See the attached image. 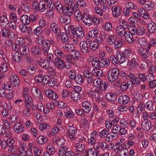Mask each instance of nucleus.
Instances as JSON below:
<instances>
[{"label":"nucleus","instance_id":"2eb2a0df","mask_svg":"<svg viewBox=\"0 0 156 156\" xmlns=\"http://www.w3.org/2000/svg\"><path fill=\"white\" fill-rule=\"evenodd\" d=\"M133 35L131 34V32L126 31V34L124 35L126 40L129 43H133L134 41V38L133 37Z\"/></svg>","mask_w":156,"mask_h":156},{"label":"nucleus","instance_id":"a18cd8bd","mask_svg":"<svg viewBox=\"0 0 156 156\" xmlns=\"http://www.w3.org/2000/svg\"><path fill=\"white\" fill-rule=\"evenodd\" d=\"M146 105L147 108H148L150 111H152L154 108V107L153 106V104L152 102L151 101H148L146 103Z\"/></svg>","mask_w":156,"mask_h":156},{"label":"nucleus","instance_id":"bf43d9fd","mask_svg":"<svg viewBox=\"0 0 156 156\" xmlns=\"http://www.w3.org/2000/svg\"><path fill=\"white\" fill-rule=\"evenodd\" d=\"M47 153L50 154H52L54 153V148L52 146L49 145L47 147Z\"/></svg>","mask_w":156,"mask_h":156},{"label":"nucleus","instance_id":"412c9836","mask_svg":"<svg viewBox=\"0 0 156 156\" xmlns=\"http://www.w3.org/2000/svg\"><path fill=\"white\" fill-rule=\"evenodd\" d=\"M147 28L149 32L154 33L156 30V25L154 22H150L148 24Z\"/></svg>","mask_w":156,"mask_h":156},{"label":"nucleus","instance_id":"69168bd1","mask_svg":"<svg viewBox=\"0 0 156 156\" xmlns=\"http://www.w3.org/2000/svg\"><path fill=\"white\" fill-rule=\"evenodd\" d=\"M110 61L114 64H118V61L117 58L115 57L113 55H111L110 58Z\"/></svg>","mask_w":156,"mask_h":156},{"label":"nucleus","instance_id":"2f4dec72","mask_svg":"<svg viewBox=\"0 0 156 156\" xmlns=\"http://www.w3.org/2000/svg\"><path fill=\"white\" fill-rule=\"evenodd\" d=\"M1 31L2 33L1 34H2V36L3 37H9L11 35V34H10L11 33L8 29L6 28H4L2 29Z\"/></svg>","mask_w":156,"mask_h":156},{"label":"nucleus","instance_id":"0e129e2a","mask_svg":"<svg viewBox=\"0 0 156 156\" xmlns=\"http://www.w3.org/2000/svg\"><path fill=\"white\" fill-rule=\"evenodd\" d=\"M84 74L85 76L87 78H90L93 74L92 73H91L88 70H85L84 72Z\"/></svg>","mask_w":156,"mask_h":156},{"label":"nucleus","instance_id":"f3484780","mask_svg":"<svg viewBox=\"0 0 156 156\" xmlns=\"http://www.w3.org/2000/svg\"><path fill=\"white\" fill-rule=\"evenodd\" d=\"M48 140V138L43 135L40 136L37 139V143L40 144H43L46 143Z\"/></svg>","mask_w":156,"mask_h":156},{"label":"nucleus","instance_id":"09e8293b","mask_svg":"<svg viewBox=\"0 0 156 156\" xmlns=\"http://www.w3.org/2000/svg\"><path fill=\"white\" fill-rule=\"evenodd\" d=\"M32 147L31 145L29 147L28 149L25 151V154L26 156H32L33 155V153L32 152Z\"/></svg>","mask_w":156,"mask_h":156},{"label":"nucleus","instance_id":"58836bf2","mask_svg":"<svg viewBox=\"0 0 156 156\" xmlns=\"http://www.w3.org/2000/svg\"><path fill=\"white\" fill-rule=\"evenodd\" d=\"M54 6L55 8H56L58 12H60V11L62 10V5L60 3V2L59 1L56 2Z\"/></svg>","mask_w":156,"mask_h":156},{"label":"nucleus","instance_id":"f8f14e48","mask_svg":"<svg viewBox=\"0 0 156 156\" xmlns=\"http://www.w3.org/2000/svg\"><path fill=\"white\" fill-rule=\"evenodd\" d=\"M54 63L55 66L61 69L64 67L65 65L63 61L58 57L55 59Z\"/></svg>","mask_w":156,"mask_h":156},{"label":"nucleus","instance_id":"4468645a","mask_svg":"<svg viewBox=\"0 0 156 156\" xmlns=\"http://www.w3.org/2000/svg\"><path fill=\"white\" fill-rule=\"evenodd\" d=\"M82 107L83 111L86 113L89 112L91 109V105L87 101H85L82 103Z\"/></svg>","mask_w":156,"mask_h":156},{"label":"nucleus","instance_id":"052dcab7","mask_svg":"<svg viewBox=\"0 0 156 156\" xmlns=\"http://www.w3.org/2000/svg\"><path fill=\"white\" fill-rule=\"evenodd\" d=\"M65 115L67 118H71L74 116V114L72 111L67 110L66 112H65Z\"/></svg>","mask_w":156,"mask_h":156},{"label":"nucleus","instance_id":"3c124183","mask_svg":"<svg viewBox=\"0 0 156 156\" xmlns=\"http://www.w3.org/2000/svg\"><path fill=\"white\" fill-rule=\"evenodd\" d=\"M56 79L55 78H51L48 81V85L49 86L51 87H52L55 85L56 84Z\"/></svg>","mask_w":156,"mask_h":156},{"label":"nucleus","instance_id":"338daca9","mask_svg":"<svg viewBox=\"0 0 156 156\" xmlns=\"http://www.w3.org/2000/svg\"><path fill=\"white\" fill-rule=\"evenodd\" d=\"M137 33L138 35H142L144 34L145 32V29L143 27H141L137 30Z\"/></svg>","mask_w":156,"mask_h":156},{"label":"nucleus","instance_id":"603ef678","mask_svg":"<svg viewBox=\"0 0 156 156\" xmlns=\"http://www.w3.org/2000/svg\"><path fill=\"white\" fill-rule=\"evenodd\" d=\"M55 55L58 57L63 58L64 57V55L63 52L60 50L57 49L55 51Z\"/></svg>","mask_w":156,"mask_h":156},{"label":"nucleus","instance_id":"a878e982","mask_svg":"<svg viewBox=\"0 0 156 156\" xmlns=\"http://www.w3.org/2000/svg\"><path fill=\"white\" fill-rule=\"evenodd\" d=\"M32 53L34 55H39L41 52V50L38 46H33L31 49Z\"/></svg>","mask_w":156,"mask_h":156},{"label":"nucleus","instance_id":"c03bdc74","mask_svg":"<svg viewBox=\"0 0 156 156\" xmlns=\"http://www.w3.org/2000/svg\"><path fill=\"white\" fill-rule=\"evenodd\" d=\"M99 63H100V60L97 58H94L92 62V64L93 66L94 67H99Z\"/></svg>","mask_w":156,"mask_h":156},{"label":"nucleus","instance_id":"e2e57ef3","mask_svg":"<svg viewBox=\"0 0 156 156\" xmlns=\"http://www.w3.org/2000/svg\"><path fill=\"white\" fill-rule=\"evenodd\" d=\"M149 50L148 49H145L142 54L140 55L144 58L145 59L146 57L149 56Z\"/></svg>","mask_w":156,"mask_h":156},{"label":"nucleus","instance_id":"393cba45","mask_svg":"<svg viewBox=\"0 0 156 156\" xmlns=\"http://www.w3.org/2000/svg\"><path fill=\"white\" fill-rule=\"evenodd\" d=\"M14 129L15 131L17 133H21L23 131L24 127H22L21 125L19 123H17L14 126Z\"/></svg>","mask_w":156,"mask_h":156},{"label":"nucleus","instance_id":"39448f33","mask_svg":"<svg viewBox=\"0 0 156 156\" xmlns=\"http://www.w3.org/2000/svg\"><path fill=\"white\" fill-rule=\"evenodd\" d=\"M77 129L75 127L69 126L68 128V132L69 134V137L70 139L75 140L76 138V134L77 132Z\"/></svg>","mask_w":156,"mask_h":156},{"label":"nucleus","instance_id":"ddd939ff","mask_svg":"<svg viewBox=\"0 0 156 156\" xmlns=\"http://www.w3.org/2000/svg\"><path fill=\"white\" fill-rule=\"evenodd\" d=\"M85 153H87L85 156H98V151L94 148H90L88 149V152L86 150Z\"/></svg>","mask_w":156,"mask_h":156},{"label":"nucleus","instance_id":"f257e3e1","mask_svg":"<svg viewBox=\"0 0 156 156\" xmlns=\"http://www.w3.org/2000/svg\"><path fill=\"white\" fill-rule=\"evenodd\" d=\"M119 70L116 68L110 69L108 73V79L109 81L113 82L115 81L118 77Z\"/></svg>","mask_w":156,"mask_h":156},{"label":"nucleus","instance_id":"1a4fd4ad","mask_svg":"<svg viewBox=\"0 0 156 156\" xmlns=\"http://www.w3.org/2000/svg\"><path fill=\"white\" fill-rule=\"evenodd\" d=\"M58 19L62 23L64 24H69L71 21V19L69 16H67L66 15L65 16L60 15L58 16Z\"/></svg>","mask_w":156,"mask_h":156},{"label":"nucleus","instance_id":"e433bc0d","mask_svg":"<svg viewBox=\"0 0 156 156\" xmlns=\"http://www.w3.org/2000/svg\"><path fill=\"white\" fill-rule=\"evenodd\" d=\"M80 96L79 93L77 92H74L72 93L71 98L73 100L77 101L80 99Z\"/></svg>","mask_w":156,"mask_h":156},{"label":"nucleus","instance_id":"37998d69","mask_svg":"<svg viewBox=\"0 0 156 156\" xmlns=\"http://www.w3.org/2000/svg\"><path fill=\"white\" fill-rule=\"evenodd\" d=\"M21 48H20V50L22 51V54L23 55L25 56L27 55L29 51V49L26 46H22Z\"/></svg>","mask_w":156,"mask_h":156},{"label":"nucleus","instance_id":"680f3d73","mask_svg":"<svg viewBox=\"0 0 156 156\" xmlns=\"http://www.w3.org/2000/svg\"><path fill=\"white\" fill-rule=\"evenodd\" d=\"M16 148L15 146L10 145L8 150L9 153L13 154L16 151Z\"/></svg>","mask_w":156,"mask_h":156},{"label":"nucleus","instance_id":"cd10ccee","mask_svg":"<svg viewBox=\"0 0 156 156\" xmlns=\"http://www.w3.org/2000/svg\"><path fill=\"white\" fill-rule=\"evenodd\" d=\"M27 92L26 91L24 92L23 94V96L25 98V102L26 105H28L30 103H31L32 102V99L30 97L29 95L27 94Z\"/></svg>","mask_w":156,"mask_h":156},{"label":"nucleus","instance_id":"4be33fe9","mask_svg":"<svg viewBox=\"0 0 156 156\" xmlns=\"http://www.w3.org/2000/svg\"><path fill=\"white\" fill-rule=\"evenodd\" d=\"M92 73L93 75L98 77L102 76L103 72L102 70L98 68H94L92 71Z\"/></svg>","mask_w":156,"mask_h":156},{"label":"nucleus","instance_id":"ea45409f","mask_svg":"<svg viewBox=\"0 0 156 156\" xmlns=\"http://www.w3.org/2000/svg\"><path fill=\"white\" fill-rule=\"evenodd\" d=\"M98 31L96 28H94V30L90 31L89 33V35L90 37H94L95 36H97L98 34Z\"/></svg>","mask_w":156,"mask_h":156},{"label":"nucleus","instance_id":"6e6d98bb","mask_svg":"<svg viewBox=\"0 0 156 156\" xmlns=\"http://www.w3.org/2000/svg\"><path fill=\"white\" fill-rule=\"evenodd\" d=\"M48 61L46 60H41L39 62L38 64L41 67H45L47 66L46 63L48 64L49 63Z\"/></svg>","mask_w":156,"mask_h":156},{"label":"nucleus","instance_id":"c756f323","mask_svg":"<svg viewBox=\"0 0 156 156\" xmlns=\"http://www.w3.org/2000/svg\"><path fill=\"white\" fill-rule=\"evenodd\" d=\"M60 34L62 42L65 43L66 44L68 43H69V39L66 34L65 33L62 32Z\"/></svg>","mask_w":156,"mask_h":156},{"label":"nucleus","instance_id":"49530a36","mask_svg":"<svg viewBox=\"0 0 156 156\" xmlns=\"http://www.w3.org/2000/svg\"><path fill=\"white\" fill-rule=\"evenodd\" d=\"M122 41H115L114 43V46L115 49L120 48L122 45Z\"/></svg>","mask_w":156,"mask_h":156},{"label":"nucleus","instance_id":"b1692460","mask_svg":"<svg viewBox=\"0 0 156 156\" xmlns=\"http://www.w3.org/2000/svg\"><path fill=\"white\" fill-rule=\"evenodd\" d=\"M151 125V123L150 122H143L142 124V128L144 130L148 131L150 129Z\"/></svg>","mask_w":156,"mask_h":156},{"label":"nucleus","instance_id":"aec40b11","mask_svg":"<svg viewBox=\"0 0 156 156\" xmlns=\"http://www.w3.org/2000/svg\"><path fill=\"white\" fill-rule=\"evenodd\" d=\"M138 12L141 16L146 19H148L149 17V15L147 11L144 9H138Z\"/></svg>","mask_w":156,"mask_h":156},{"label":"nucleus","instance_id":"20e7f679","mask_svg":"<svg viewBox=\"0 0 156 156\" xmlns=\"http://www.w3.org/2000/svg\"><path fill=\"white\" fill-rule=\"evenodd\" d=\"M31 17L28 16L27 15H23L20 17L21 21L23 24L28 25L31 21H35L36 19L34 17L32 18L33 16H30Z\"/></svg>","mask_w":156,"mask_h":156},{"label":"nucleus","instance_id":"864d4df0","mask_svg":"<svg viewBox=\"0 0 156 156\" xmlns=\"http://www.w3.org/2000/svg\"><path fill=\"white\" fill-rule=\"evenodd\" d=\"M8 69V66L6 63H3L0 68V71L2 73L6 71Z\"/></svg>","mask_w":156,"mask_h":156},{"label":"nucleus","instance_id":"bb28decb","mask_svg":"<svg viewBox=\"0 0 156 156\" xmlns=\"http://www.w3.org/2000/svg\"><path fill=\"white\" fill-rule=\"evenodd\" d=\"M116 32H117L119 35L122 37L124 36L126 34V31L125 29H124L122 26H119L116 27Z\"/></svg>","mask_w":156,"mask_h":156},{"label":"nucleus","instance_id":"a19ab883","mask_svg":"<svg viewBox=\"0 0 156 156\" xmlns=\"http://www.w3.org/2000/svg\"><path fill=\"white\" fill-rule=\"evenodd\" d=\"M74 15L76 17V19L78 21H80L83 16L80 12L79 10H76L74 12Z\"/></svg>","mask_w":156,"mask_h":156},{"label":"nucleus","instance_id":"c9c22d12","mask_svg":"<svg viewBox=\"0 0 156 156\" xmlns=\"http://www.w3.org/2000/svg\"><path fill=\"white\" fill-rule=\"evenodd\" d=\"M113 15L115 17H118L121 14L120 8V7H117L114 8L113 11H112Z\"/></svg>","mask_w":156,"mask_h":156},{"label":"nucleus","instance_id":"7c9ffc66","mask_svg":"<svg viewBox=\"0 0 156 156\" xmlns=\"http://www.w3.org/2000/svg\"><path fill=\"white\" fill-rule=\"evenodd\" d=\"M129 154V151L127 150V145L125 146V147L123 148V149L120 152L119 156H128Z\"/></svg>","mask_w":156,"mask_h":156},{"label":"nucleus","instance_id":"f03ea898","mask_svg":"<svg viewBox=\"0 0 156 156\" xmlns=\"http://www.w3.org/2000/svg\"><path fill=\"white\" fill-rule=\"evenodd\" d=\"M80 46L81 52L83 53H88L90 50V44L87 43L84 41L80 43Z\"/></svg>","mask_w":156,"mask_h":156},{"label":"nucleus","instance_id":"79ce46f5","mask_svg":"<svg viewBox=\"0 0 156 156\" xmlns=\"http://www.w3.org/2000/svg\"><path fill=\"white\" fill-rule=\"evenodd\" d=\"M149 73L145 79L148 82H151L154 80L155 76L152 73H150V72H149Z\"/></svg>","mask_w":156,"mask_h":156},{"label":"nucleus","instance_id":"f704fd0d","mask_svg":"<svg viewBox=\"0 0 156 156\" xmlns=\"http://www.w3.org/2000/svg\"><path fill=\"white\" fill-rule=\"evenodd\" d=\"M75 147L77 151L80 152L83 151L85 149L84 145L81 144H76Z\"/></svg>","mask_w":156,"mask_h":156},{"label":"nucleus","instance_id":"8fccbe9b","mask_svg":"<svg viewBox=\"0 0 156 156\" xmlns=\"http://www.w3.org/2000/svg\"><path fill=\"white\" fill-rule=\"evenodd\" d=\"M98 42L97 41H93L91 42L90 44V49L91 48L93 50H95L98 47Z\"/></svg>","mask_w":156,"mask_h":156},{"label":"nucleus","instance_id":"a211bd4d","mask_svg":"<svg viewBox=\"0 0 156 156\" xmlns=\"http://www.w3.org/2000/svg\"><path fill=\"white\" fill-rule=\"evenodd\" d=\"M107 100L109 101H114L116 99V95L112 93H107L106 95Z\"/></svg>","mask_w":156,"mask_h":156},{"label":"nucleus","instance_id":"dca6fc26","mask_svg":"<svg viewBox=\"0 0 156 156\" xmlns=\"http://www.w3.org/2000/svg\"><path fill=\"white\" fill-rule=\"evenodd\" d=\"M109 60L107 58H102L100 60L99 63V67L103 68L104 67H107L109 65Z\"/></svg>","mask_w":156,"mask_h":156},{"label":"nucleus","instance_id":"9b49d317","mask_svg":"<svg viewBox=\"0 0 156 156\" xmlns=\"http://www.w3.org/2000/svg\"><path fill=\"white\" fill-rule=\"evenodd\" d=\"M106 34L104 32L101 31L97 36L96 41L98 44H101L103 41L106 38Z\"/></svg>","mask_w":156,"mask_h":156},{"label":"nucleus","instance_id":"5fc2aeb1","mask_svg":"<svg viewBox=\"0 0 156 156\" xmlns=\"http://www.w3.org/2000/svg\"><path fill=\"white\" fill-rule=\"evenodd\" d=\"M64 46L66 50L69 51H73L74 50V47L73 45H70L67 44Z\"/></svg>","mask_w":156,"mask_h":156},{"label":"nucleus","instance_id":"7ed1b4c3","mask_svg":"<svg viewBox=\"0 0 156 156\" xmlns=\"http://www.w3.org/2000/svg\"><path fill=\"white\" fill-rule=\"evenodd\" d=\"M50 28L51 33L55 34L58 38H59L61 32L60 30L58 27V25L55 23H52L51 25Z\"/></svg>","mask_w":156,"mask_h":156},{"label":"nucleus","instance_id":"4c0bfd02","mask_svg":"<svg viewBox=\"0 0 156 156\" xmlns=\"http://www.w3.org/2000/svg\"><path fill=\"white\" fill-rule=\"evenodd\" d=\"M74 80L76 82L79 84L82 83L83 81V78L82 76L80 75L79 74L76 75V77Z\"/></svg>","mask_w":156,"mask_h":156},{"label":"nucleus","instance_id":"5701e85b","mask_svg":"<svg viewBox=\"0 0 156 156\" xmlns=\"http://www.w3.org/2000/svg\"><path fill=\"white\" fill-rule=\"evenodd\" d=\"M48 42H49V40L44 41V43L42 44L43 51L44 53H48L50 49L49 44Z\"/></svg>","mask_w":156,"mask_h":156},{"label":"nucleus","instance_id":"9d476101","mask_svg":"<svg viewBox=\"0 0 156 156\" xmlns=\"http://www.w3.org/2000/svg\"><path fill=\"white\" fill-rule=\"evenodd\" d=\"M128 65H129V69L133 70L138 67V65L136 60L134 58L129 61H128Z\"/></svg>","mask_w":156,"mask_h":156},{"label":"nucleus","instance_id":"c85d7f7f","mask_svg":"<svg viewBox=\"0 0 156 156\" xmlns=\"http://www.w3.org/2000/svg\"><path fill=\"white\" fill-rule=\"evenodd\" d=\"M30 5L26 2H23L21 4V7L24 12H28L30 11Z\"/></svg>","mask_w":156,"mask_h":156},{"label":"nucleus","instance_id":"423d86ee","mask_svg":"<svg viewBox=\"0 0 156 156\" xmlns=\"http://www.w3.org/2000/svg\"><path fill=\"white\" fill-rule=\"evenodd\" d=\"M72 30L73 34H75L80 38H82L84 35L83 29L80 27H76L75 30Z\"/></svg>","mask_w":156,"mask_h":156},{"label":"nucleus","instance_id":"6ab92c4d","mask_svg":"<svg viewBox=\"0 0 156 156\" xmlns=\"http://www.w3.org/2000/svg\"><path fill=\"white\" fill-rule=\"evenodd\" d=\"M9 23V21L5 15H3L0 17V24L1 26L5 27Z\"/></svg>","mask_w":156,"mask_h":156},{"label":"nucleus","instance_id":"de8ad7c7","mask_svg":"<svg viewBox=\"0 0 156 156\" xmlns=\"http://www.w3.org/2000/svg\"><path fill=\"white\" fill-rule=\"evenodd\" d=\"M116 37L115 36H111L108 38L107 41L108 43L110 44H113L116 41Z\"/></svg>","mask_w":156,"mask_h":156},{"label":"nucleus","instance_id":"774afa93","mask_svg":"<svg viewBox=\"0 0 156 156\" xmlns=\"http://www.w3.org/2000/svg\"><path fill=\"white\" fill-rule=\"evenodd\" d=\"M27 69L29 71V72H30L31 73H34L36 71V69L35 67L34 66H33L32 65H30L28 66L27 67Z\"/></svg>","mask_w":156,"mask_h":156},{"label":"nucleus","instance_id":"0eeeda50","mask_svg":"<svg viewBox=\"0 0 156 156\" xmlns=\"http://www.w3.org/2000/svg\"><path fill=\"white\" fill-rule=\"evenodd\" d=\"M115 56L119 63H122L124 62L127 59V56H125L122 52L119 51H117L115 54Z\"/></svg>","mask_w":156,"mask_h":156},{"label":"nucleus","instance_id":"6e6552de","mask_svg":"<svg viewBox=\"0 0 156 156\" xmlns=\"http://www.w3.org/2000/svg\"><path fill=\"white\" fill-rule=\"evenodd\" d=\"M91 16L90 15L87 16L85 13H84L83 15L82 21L83 23L86 26H90L92 25V23Z\"/></svg>","mask_w":156,"mask_h":156},{"label":"nucleus","instance_id":"72a5a7b5","mask_svg":"<svg viewBox=\"0 0 156 156\" xmlns=\"http://www.w3.org/2000/svg\"><path fill=\"white\" fill-rule=\"evenodd\" d=\"M154 4L150 1L148 2L145 5V8L147 10H152L154 8Z\"/></svg>","mask_w":156,"mask_h":156},{"label":"nucleus","instance_id":"13d9d810","mask_svg":"<svg viewBox=\"0 0 156 156\" xmlns=\"http://www.w3.org/2000/svg\"><path fill=\"white\" fill-rule=\"evenodd\" d=\"M42 27H37L34 30V33L36 35H38L41 34Z\"/></svg>","mask_w":156,"mask_h":156},{"label":"nucleus","instance_id":"4d7b16f0","mask_svg":"<svg viewBox=\"0 0 156 156\" xmlns=\"http://www.w3.org/2000/svg\"><path fill=\"white\" fill-rule=\"evenodd\" d=\"M139 44L141 46H145L147 43V41L144 38H142L138 40Z\"/></svg>","mask_w":156,"mask_h":156},{"label":"nucleus","instance_id":"473e14b6","mask_svg":"<svg viewBox=\"0 0 156 156\" xmlns=\"http://www.w3.org/2000/svg\"><path fill=\"white\" fill-rule=\"evenodd\" d=\"M13 59L16 62H18L22 60V55L21 54H19L18 52H16L14 54Z\"/></svg>","mask_w":156,"mask_h":156}]
</instances>
